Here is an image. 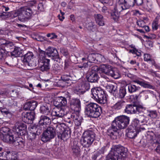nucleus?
<instances>
[{"mask_svg":"<svg viewBox=\"0 0 160 160\" xmlns=\"http://www.w3.org/2000/svg\"><path fill=\"white\" fill-rule=\"evenodd\" d=\"M127 152V148L123 146H115L111 148L105 160H125Z\"/></svg>","mask_w":160,"mask_h":160,"instance_id":"f257e3e1","label":"nucleus"},{"mask_svg":"<svg viewBox=\"0 0 160 160\" xmlns=\"http://www.w3.org/2000/svg\"><path fill=\"white\" fill-rule=\"evenodd\" d=\"M101 108L97 104L90 103L86 105L85 113L88 117L96 118L101 115Z\"/></svg>","mask_w":160,"mask_h":160,"instance_id":"f03ea898","label":"nucleus"},{"mask_svg":"<svg viewBox=\"0 0 160 160\" xmlns=\"http://www.w3.org/2000/svg\"><path fill=\"white\" fill-rule=\"evenodd\" d=\"M95 138V134L92 131H85L81 139V143L84 148H88L92 144Z\"/></svg>","mask_w":160,"mask_h":160,"instance_id":"7ed1b4c3","label":"nucleus"},{"mask_svg":"<svg viewBox=\"0 0 160 160\" xmlns=\"http://www.w3.org/2000/svg\"><path fill=\"white\" fill-rule=\"evenodd\" d=\"M92 98L98 103L105 104L107 99L103 90L99 87L94 88L91 89Z\"/></svg>","mask_w":160,"mask_h":160,"instance_id":"20e7f679","label":"nucleus"},{"mask_svg":"<svg viewBox=\"0 0 160 160\" xmlns=\"http://www.w3.org/2000/svg\"><path fill=\"white\" fill-rule=\"evenodd\" d=\"M129 117L125 115L120 116L115 118L112 122L118 129H124L129 125Z\"/></svg>","mask_w":160,"mask_h":160,"instance_id":"39448f33","label":"nucleus"},{"mask_svg":"<svg viewBox=\"0 0 160 160\" xmlns=\"http://www.w3.org/2000/svg\"><path fill=\"white\" fill-rule=\"evenodd\" d=\"M55 135V128L52 127H49L43 132L41 140L43 142H47L53 138Z\"/></svg>","mask_w":160,"mask_h":160,"instance_id":"423d86ee","label":"nucleus"},{"mask_svg":"<svg viewBox=\"0 0 160 160\" xmlns=\"http://www.w3.org/2000/svg\"><path fill=\"white\" fill-rule=\"evenodd\" d=\"M27 128V126L24 123L18 122L13 128V131L18 136H22L25 133Z\"/></svg>","mask_w":160,"mask_h":160,"instance_id":"0eeeda50","label":"nucleus"},{"mask_svg":"<svg viewBox=\"0 0 160 160\" xmlns=\"http://www.w3.org/2000/svg\"><path fill=\"white\" fill-rule=\"evenodd\" d=\"M34 55L32 52H28L24 55L23 59V62L29 66H36V64L35 62L34 61Z\"/></svg>","mask_w":160,"mask_h":160,"instance_id":"6e6552de","label":"nucleus"},{"mask_svg":"<svg viewBox=\"0 0 160 160\" xmlns=\"http://www.w3.org/2000/svg\"><path fill=\"white\" fill-rule=\"evenodd\" d=\"M70 108L74 112L79 113L81 110V102L79 99H72L70 102Z\"/></svg>","mask_w":160,"mask_h":160,"instance_id":"1a4fd4ad","label":"nucleus"},{"mask_svg":"<svg viewBox=\"0 0 160 160\" xmlns=\"http://www.w3.org/2000/svg\"><path fill=\"white\" fill-rule=\"evenodd\" d=\"M22 118L23 121L26 123L30 122L34 120L35 118V113L34 111L29 112H23L22 113Z\"/></svg>","mask_w":160,"mask_h":160,"instance_id":"9d476101","label":"nucleus"},{"mask_svg":"<svg viewBox=\"0 0 160 160\" xmlns=\"http://www.w3.org/2000/svg\"><path fill=\"white\" fill-rule=\"evenodd\" d=\"M67 112L63 108H54L52 110L51 115L56 118H62L66 113Z\"/></svg>","mask_w":160,"mask_h":160,"instance_id":"9b49d317","label":"nucleus"},{"mask_svg":"<svg viewBox=\"0 0 160 160\" xmlns=\"http://www.w3.org/2000/svg\"><path fill=\"white\" fill-rule=\"evenodd\" d=\"M132 82L137 83L144 88L152 89H154L155 88L154 86L148 83H147L145 81L141 78H137L134 79L132 80Z\"/></svg>","mask_w":160,"mask_h":160,"instance_id":"f8f14e48","label":"nucleus"},{"mask_svg":"<svg viewBox=\"0 0 160 160\" xmlns=\"http://www.w3.org/2000/svg\"><path fill=\"white\" fill-rule=\"evenodd\" d=\"M118 129L117 127L112 122L111 126L107 130V133L113 139L116 138Z\"/></svg>","mask_w":160,"mask_h":160,"instance_id":"ddd939ff","label":"nucleus"},{"mask_svg":"<svg viewBox=\"0 0 160 160\" xmlns=\"http://www.w3.org/2000/svg\"><path fill=\"white\" fill-rule=\"evenodd\" d=\"M1 154L2 156H5L7 160H17L18 158V153L15 152H10V151L8 150Z\"/></svg>","mask_w":160,"mask_h":160,"instance_id":"4468645a","label":"nucleus"},{"mask_svg":"<svg viewBox=\"0 0 160 160\" xmlns=\"http://www.w3.org/2000/svg\"><path fill=\"white\" fill-rule=\"evenodd\" d=\"M120 1V0H118L117 4L113 10L120 14H127L128 12L126 10L128 9L126 8V7L124 6V4L122 3H121L119 2Z\"/></svg>","mask_w":160,"mask_h":160,"instance_id":"2eb2a0df","label":"nucleus"},{"mask_svg":"<svg viewBox=\"0 0 160 160\" xmlns=\"http://www.w3.org/2000/svg\"><path fill=\"white\" fill-rule=\"evenodd\" d=\"M70 117L71 119L74 121L76 125L77 126L81 125L83 119L79 116V113L73 112L71 114Z\"/></svg>","mask_w":160,"mask_h":160,"instance_id":"dca6fc26","label":"nucleus"},{"mask_svg":"<svg viewBox=\"0 0 160 160\" xmlns=\"http://www.w3.org/2000/svg\"><path fill=\"white\" fill-rule=\"evenodd\" d=\"M138 133L137 130L134 128L133 126H129L126 130L127 136L130 138H135Z\"/></svg>","mask_w":160,"mask_h":160,"instance_id":"f3484780","label":"nucleus"},{"mask_svg":"<svg viewBox=\"0 0 160 160\" xmlns=\"http://www.w3.org/2000/svg\"><path fill=\"white\" fill-rule=\"evenodd\" d=\"M38 105L37 102L33 100H32L26 102L23 107V109L26 110H33L36 108Z\"/></svg>","mask_w":160,"mask_h":160,"instance_id":"a211bd4d","label":"nucleus"},{"mask_svg":"<svg viewBox=\"0 0 160 160\" xmlns=\"http://www.w3.org/2000/svg\"><path fill=\"white\" fill-rule=\"evenodd\" d=\"M51 120L49 117L46 116H42L39 121V124L41 128H46L47 127V125L49 124Z\"/></svg>","mask_w":160,"mask_h":160,"instance_id":"6ab92c4d","label":"nucleus"},{"mask_svg":"<svg viewBox=\"0 0 160 160\" xmlns=\"http://www.w3.org/2000/svg\"><path fill=\"white\" fill-rule=\"evenodd\" d=\"M87 78L88 82H97L99 77L96 72H90L88 73Z\"/></svg>","mask_w":160,"mask_h":160,"instance_id":"aec40b11","label":"nucleus"},{"mask_svg":"<svg viewBox=\"0 0 160 160\" xmlns=\"http://www.w3.org/2000/svg\"><path fill=\"white\" fill-rule=\"evenodd\" d=\"M136 105L134 104L127 105L124 109V112L127 114H133L136 113Z\"/></svg>","mask_w":160,"mask_h":160,"instance_id":"412c9836","label":"nucleus"},{"mask_svg":"<svg viewBox=\"0 0 160 160\" xmlns=\"http://www.w3.org/2000/svg\"><path fill=\"white\" fill-rule=\"evenodd\" d=\"M1 138L2 141L5 142H8L12 143L14 142V137L13 135L11 133H4L3 135L1 136Z\"/></svg>","mask_w":160,"mask_h":160,"instance_id":"4be33fe9","label":"nucleus"},{"mask_svg":"<svg viewBox=\"0 0 160 160\" xmlns=\"http://www.w3.org/2000/svg\"><path fill=\"white\" fill-rule=\"evenodd\" d=\"M46 51V55L49 57H57L58 55L57 50L53 47H48Z\"/></svg>","mask_w":160,"mask_h":160,"instance_id":"5701e85b","label":"nucleus"},{"mask_svg":"<svg viewBox=\"0 0 160 160\" xmlns=\"http://www.w3.org/2000/svg\"><path fill=\"white\" fill-rule=\"evenodd\" d=\"M42 64L39 67L40 71L42 72H48L50 69V60H46L44 62H42Z\"/></svg>","mask_w":160,"mask_h":160,"instance_id":"b1692460","label":"nucleus"},{"mask_svg":"<svg viewBox=\"0 0 160 160\" xmlns=\"http://www.w3.org/2000/svg\"><path fill=\"white\" fill-rule=\"evenodd\" d=\"M1 8L2 11V12L1 13V18L2 19H5L10 17V13L5 12L9 10V8L7 6L3 5H1Z\"/></svg>","mask_w":160,"mask_h":160,"instance_id":"393cba45","label":"nucleus"},{"mask_svg":"<svg viewBox=\"0 0 160 160\" xmlns=\"http://www.w3.org/2000/svg\"><path fill=\"white\" fill-rule=\"evenodd\" d=\"M56 102V105L59 107L65 106L67 104V100L63 97L60 96L57 98Z\"/></svg>","mask_w":160,"mask_h":160,"instance_id":"a878e982","label":"nucleus"},{"mask_svg":"<svg viewBox=\"0 0 160 160\" xmlns=\"http://www.w3.org/2000/svg\"><path fill=\"white\" fill-rule=\"evenodd\" d=\"M119 2L121 3H122L126 8L128 9L134 6L135 0H120Z\"/></svg>","mask_w":160,"mask_h":160,"instance_id":"bb28decb","label":"nucleus"},{"mask_svg":"<svg viewBox=\"0 0 160 160\" xmlns=\"http://www.w3.org/2000/svg\"><path fill=\"white\" fill-rule=\"evenodd\" d=\"M11 56L14 57H20L22 56V50L19 47H16L13 51L10 52Z\"/></svg>","mask_w":160,"mask_h":160,"instance_id":"cd10ccee","label":"nucleus"},{"mask_svg":"<svg viewBox=\"0 0 160 160\" xmlns=\"http://www.w3.org/2000/svg\"><path fill=\"white\" fill-rule=\"evenodd\" d=\"M125 105V102L120 100L115 103L112 107V108L116 110L121 109Z\"/></svg>","mask_w":160,"mask_h":160,"instance_id":"c85d7f7f","label":"nucleus"},{"mask_svg":"<svg viewBox=\"0 0 160 160\" xmlns=\"http://www.w3.org/2000/svg\"><path fill=\"white\" fill-rule=\"evenodd\" d=\"M95 18L96 23L99 26H102L104 25L103 17L102 15L100 14L95 15Z\"/></svg>","mask_w":160,"mask_h":160,"instance_id":"c756f323","label":"nucleus"},{"mask_svg":"<svg viewBox=\"0 0 160 160\" xmlns=\"http://www.w3.org/2000/svg\"><path fill=\"white\" fill-rule=\"evenodd\" d=\"M72 151L74 156L78 157L80 156V149L78 146L73 145L72 147Z\"/></svg>","mask_w":160,"mask_h":160,"instance_id":"7c9ffc66","label":"nucleus"},{"mask_svg":"<svg viewBox=\"0 0 160 160\" xmlns=\"http://www.w3.org/2000/svg\"><path fill=\"white\" fill-rule=\"evenodd\" d=\"M40 112L46 115L50 113V110L48 106L46 104H43L40 108Z\"/></svg>","mask_w":160,"mask_h":160,"instance_id":"2f4dec72","label":"nucleus"},{"mask_svg":"<svg viewBox=\"0 0 160 160\" xmlns=\"http://www.w3.org/2000/svg\"><path fill=\"white\" fill-rule=\"evenodd\" d=\"M27 135L28 140L33 142L34 143L33 145H35L36 143V140L35 139L36 136V133L34 132H29L28 133Z\"/></svg>","mask_w":160,"mask_h":160,"instance_id":"473e14b6","label":"nucleus"},{"mask_svg":"<svg viewBox=\"0 0 160 160\" xmlns=\"http://www.w3.org/2000/svg\"><path fill=\"white\" fill-rule=\"evenodd\" d=\"M69 135L68 133V132L66 131H64L62 133H58V138L63 141L66 140L69 138Z\"/></svg>","mask_w":160,"mask_h":160,"instance_id":"72a5a7b5","label":"nucleus"},{"mask_svg":"<svg viewBox=\"0 0 160 160\" xmlns=\"http://www.w3.org/2000/svg\"><path fill=\"white\" fill-rule=\"evenodd\" d=\"M62 69L61 67L57 64H53L52 68V72L55 74L61 72Z\"/></svg>","mask_w":160,"mask_h":160,"instance_id":"f704fd0d","label":"nucleus"},{"mask_svg":"<svg viewBox=\"0 0 160 160\" xmlns=\"http://www.w3.org/2000/svg\"><path fill=\"white\" fill-rule=\"evenodd\" d=\"M128 88L129 92L132 93L138 91L140 88L137 87L134 85L129 84L128 86Z\"/></svg>","mask_w":160,"mask_h":160,"instance_id":"c9c22d12","label":"nucleus"},{"mask_svg":"<svg viewBox=\"0 0 160 160\" xmlns=\"http://www.w3.org/2000/svg\"><path fill=\"white\" fill-rule=\"evenodd\" d=\"M111 66L106 64H103L100 68L99 70L102 72H104L106 74L108 73V71L110 69Z\"/></svg>","mask_w":160,"mask_h":160,"instance_id":"e433bc0d","label":"nucleus"},{"mask_svg":"<svg viewBox=\"0 0 160 160\" xmlns=\"http://www.w3.org/2000/svg\"><path fill=\"white\" fill-rule=\"evenodd\" d=\"M46 52L42 50L40 51L38 62H44L46 60H49V59H46Z\"/></svg>","mask_w":160,"mask_h":160,"instance_id":"4c0bfd02","label":"nucleus"},{"mask_svg":"<svg viewBox=\"0 0 160 160\" xmlns=\"http://www.w3.org/2000/svg\"><path fill=\"white\" fill-rule=\"evenodd\" d=\"M107 90L110 93H114L117 90V88L112 84H108L106 86Z\"/></svg>","mask_w":160,"mask_h":160,"instance_id":"58836bf2","label":"nucleus"},{"mask_svg":"<svg viewBox=\"0 0 160 160\" xmlns=\"http://www.w3.org/2000/svg\"><path fill=\"white\" fill-rule=\"evenodd\" d=\"M1 60H2V62H4L5 59L8 55V52L6 50L3 49H1Z\"/></svg>","mask_w":160,"mask_h":160,"instance_id":"ea45409f","label":"nucleus"},{"mask_svg":"<svg viewBox=\"0 0 160 160\" xmlns=\"http://www.w3.org/2000/svg\"><path fill=\"white\" fill-rule=\"evenodd\" d=\"M96 54L94 53H91L89 54L87 58L89 62V63H96Z\"/></svg>","mask_w":160,"mask_h":160,"instance_id":"a19ab883","label":"nucleus"},{"mask_svg":"<svg viewBox=\"0 0 160 160\" xmlns=\"http://www.w3.org/2000/svg\"><path fill=\"white\" fill-rule=\"evenodd\" d=\"M126 93V89L124 88H120L118 93L117 97L120 98H123Z\"/></svg>","mask_w":160,"mask_h":160,"instance_id":"79ce46f5","label":"nucleus"},{"mask_svg":"<svg viewBox=\"0 0 160 160\" xmlns=\"http://www.w3.org/2000/svg\"><path fill=\"white\" fill-rule=\"evenodd\" d=\"M148 116L153 119L156 118L158 116L157 112L155 110H148Z\"/></svg>","mask_w":160,"mask_h":160,"instance_id":"37998d69","label":"nucleus"},{"mask_svg":"<svg viewBox=\"0 0 160 160\" xmlns=\"http://www.w3.org/2000/svg\"><path fill=\"white\" fill-rule=\"evenodd\" d=\"M90 85L88 82H82L81 88L85 92L90 89Z\"/></svg>","mask_w":160,"mask_h":160,"instance_id":"c03bdc74","label":"nucleus"},{"mask_svg":"<svg viewBox=\"0 0 160 160\" xmlns=\"http://www.w3.org/2000/svg\"><path fill=\"white\" fill-rule=\"evenodd\" d=\"M23 15H25V18H28L32 14V11L31 9L28 8H27L25 10H24L22 12Z\"/></svg>","mask_w":160,"mask_h":160,"instance_id":"a18cd8bd","label":"nucleus"},{"mask_svg":"<svg viewBox=\"0 0 160 160\" xmlns=\"http://www.w3.org/2000/svg\"><path fill=\"white\" fill-rule=\"evenodd\" d=\"M120 14L119 13H118L116 11L113 10L111 12V18L115 21H117L119 18Z\"/></svg>","mask_w":160,"mask_h":160,"instance_id":"49530a36","label":"nucleus"},{"mask_svg":"<svg viewBox=\"0 0 160 160\" xmlns=\"http://www.w3.org/2000/svg\"><path fill=\"white\" fill-rule=\"evenodd\" d=\"M140 120L137 118H135L133 119L132 123V125L131 126H133L135 129L138 130V128H139L140 125H139Z\"/></svg>","mask_w":160,"mask_h":160,"instance_id":"de8ad7c7","label":"nucleus"},{"mask_svg":"<svg viewBox=\"0 0 160 160\" xmlns=\"http://www.w3.org/2000/svg\"><path fill=\"white\" fill-rule=\"evenodd\" d=\"M14 145L16 146H18L19 148H23L24 146V142L23 141L20 140H17L14 141Z\"/></svg>","mask_w":160,"mask_h":160,"instance_id":"09e8293b","label":"nucleus"},{"mask_svg":"<svg viewBox=\"0 0 160 160\" xmlns=\"http://www.w3.org/2000/svg\"><path fill=\"white\" fill-rule=\"evenodd\" d=\"M144 60L145 61L152 62V63L153 62H154V60L152 58L151 56L149 54H145L144 55Z\"/></svg>","mask_w":160,"mask_h":160,"instance_id":"8fccbe9b","label":"nucleus"},{"mask_svg":"<svg viewBox=\"0 0 160 160\" xmlns=\"http://www.w3.org/2000/svg\"><path fill=\"white\" fill-rule=\"evenodd\" d=\"M136 113L137 112L138 113H141L143 112L146 110V108L143 107L142 106L139 105L138 106L136 105Z\"/></svg>","mask_w":160,"mask_h":160,"instance_id":"3c124183","label":"nucleus"},{"mask_svg":"<svg viewBox=\"0 0 160 160\" xmlns=\"http://www.w3.org/2000/svg\"><path fill=\"white\" fill-rule=\"evenodd\" d=\"M71 64V62L70 59H65L64 61V70H66L68 68H69Z\"/></svg>","mask_w":160,"mask_h":160,"instance_id":"603ef678","label":"nucleus"},{"mask_svg":"<svg viewBox=\"0 0 160 160\" xmlns=\"http://www.w3.org/2000/svg\"><path fill=\"white\" fill-rule=\"evenodd\" d=\"M11 133L10 130L9 128L8 127H3L1 129V136L3 135L4 133L7 134V133Z\"/></svg>","mask_w":160,"mask_h":160,"instance_id":"864d4df0","label":"nucleus"},{"mask_svg":"<svg viewBox=\"0 0 160 160\" xmlns=\"http://www.w3.org/2000/svg\"><path fill=\"white\" fill-rule=\"evenodd\" d=\"M137 23L138 26L139 27L143 28L146 25L145 22L143 20L140 19L138 20L137 22Z\"/></svg>","mask_w":160,"mask_h":160,"instance_id":"5fc2aeb1","label":"nucleus"},{"mask_svg":"<svg viewBox=\"0 0 160 160\" xmlns=\"http://www.w3.org/2000/svg\"><path fill=\"white\" fill-rule=\"evenodd\" d=\"M74 92L78 95L83 94L85 92L82 88H77L74 90Z\"/></svg>","mask_w":160,"mask_h":160,"instance_id":"6e6d98bb","label":"nucleus"},{"mask_svg":"<svg viewBox=\"0 0 160 160\" xmlns=\"http://www.w3.org/2000/svg\"><path fill=\"white\" fill-rule=\"evenodd\" d=\"M14 44L13 42H11L8 41L5 47L3 49H5L6 50L8 48L11 49L12 47L13 46Z\"/></svg>","mask_w":160,"mask_h":160,"instance_id":"4d7b16f0","label":"nucleus"},{"mask_svg":"<svg viewBox=\"0 0 160 160\" xmlns=\"http://www.w3.org/2000/svg\"><path fill=\"white\" fill-rule=\"evenodd\" d=\"M8 41L1 38V49H4Z\"/></svg>","mask_w":160,"mask_h":160,"instance_id":"13d9d810","label":"nucleus"},{"mask_svg":"<svg viewBox=\"0 0 160 160\" xmlns=\"http://www.w3.org/2000/svg\"><path fill=\"white\" fill-rule=\"evenodd\" d=\"M47 36L48 37H50V39L57 38L58 36L54 33H48L47 35Z\"/></svg>","mask_w":160,"mask_h":160,"instance_id":"bf43d9fd","label":"nucleus"},{"mask_svg":"<svg viewBox=\"0 0 160 160\" xmlns=\"http://www.w3.org/2000/svg\"><path fill=\"white\" fill-rule=\"evenodd\" d=\"M108 147L107 146H104L102 147L98 151L100 154H104L107 150Z\"/></svg>","mask_w":160,"mask_h":160,"instance_id":"052dcab7","label":"nucleus"},{"mask_svg":"<svg viewBox=\"0 0 160 160\" xmlns=\"http://www.w3.org/2000/svg\"><path fill=\"white\" fill-rule=\"evenodd\" d=\"M86 26L88 29H91V30H92L94 26L93 22H91L86 24Z\"/></svg>","mask_w":160,"mask_h":160,"instance_id":"680f3d73","label":"nucleus"},{"mask_svg":"<svg viewBox=\"0 0 160 160\" xmlns=\"http://www.w3.org/2000/svg\"><path fill=\"white\" fill-rule=\"evenodd\" d=\"M148 73L154 77H158V75L156 73V72L154 71L152 69H150L149 70Z\"/></svg>","mask_w":160,"mask_h":160,"instance_id":"e2e57ef3","label":"nucleus"},{"mask_svg":"<svg viewBox=\"0 0 160 160\" xmlns=\"http://www.w3.org/2000/svg\"><path fill=\"white\" fill-rule=\"evenodd\" d=\"M60 12L62 15L60 16V15H58V17L60 20L61 21H62L65 18L64 16L65 13L64 12H62L61 10H60Z\"/></svg>","mask_w":160,"mask_h":160,"instance_id":"0e129e2a","label":"nucleus"},{"mask_svg":"<svg viewBox=\"0 0 160 160\" xmlns=\"http://www.w3.org/2000/svg\"><path fill=\"white\" fill-rule=\"evenodd\" d=\"M1 112L2 114H3L4 115H7L9 113V110L6 108H2V109H1Z\"/></svg>","mask_w":160,"mask_h":160,"instance_id":"69168bd1","label":"nucleus"},{"mask_svg":"<svg viewBox=\"0 0 160 160\" xmlns=\"http://www.w3.org/2000/svg\"><path fill=\"white\" fill-rule=\"evenodd\" d=\"M96 62L98 61L100 62L103 57L102 55L99 54H96Z\"/></svg>","mask_w":160,"mask_h":160,"instance_id":"338daca9","label":"nucleus"},{"mask_svg":"<svg viewBox=\"0 0 160 160\" xmlns=\"http://www.w3.org/2000/svg\"><path fill=\"white\" fill-rule=\"evenodd\" d=\"M112 77H113L114 78L117 79L120 77V75L117 71H115Z\"/></svg>","mask_w":160,"mask_h":160,"instance_id":"774afa93","label":"nucleus"}]
</instances>
